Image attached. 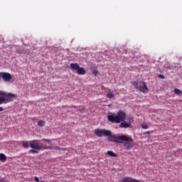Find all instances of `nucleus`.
Listing matches in <instances>:
<instances>
[{
	"mask_svg": "<svg viewBox=\"0 0 182 182\" xmlns=\"http://www.w3.org/2000/svg\"><path fill=\"white\" fill-rule=\"evenodd\" d=\"M95 134L97 137H102L103 135L108 137V141H113L114 143H122L124 140H127L125 136H119L116 134H112V131L107 129H95Z\"/></svg>",
	"mask_w": 182,
	"mask_h": 182,
	"instance_id": "1",
	"label": "nucleus"
},
{
	"mask_svg": "<svg viewBox=\"0 0 182 182\" xmlns=\"http://www.w3.org/2000/svg\"><path fill=\"white\" fill-rule=\"evenodd\" d=\"M127 114L126 112H123L122 110H119L117 112V115L115 114H111L107 116V119L111 123H122V122H124L126 120Z\"/></svg>",
	"mask_w": 182,
	"mask_h": 182,
	"instance_id": "2",
	"label": "nucleus"
},
{
	"mask_svg": "<svg viewBox=\"0 0 182 182\" xmlns=\"http://www.w3.org/2000/svg\"><path fill=\"white\" fill-rule=\"evenodd\" d=\"M29 146L32 149L30 150V153L37 154L38 150H42L43 144H39V140H32L29 141Z\"/></svg>",
	"mask_w": 182,
	"mask_h": 182,
	"instance_id": "3",
	"label": "nucleus"
},
{
	"mask_svg": "<svg viewBox=\"0 0 182 182\" xmlns=\"http://www.w3.org/2000/svg\"><path fill=\"white\" fill-rule=\"evenodd\" d=\"M132 85L139 92H142L143 93H147L149 92V87H147L144 81H134L132 82Z\"/></svg>",
	"mask_w": 182,
	"mask_h": 182,
	"instance_id": "4",
	"label": "nucleus"
},
{
	"mask_svg": "<svg viewBox=\"0 0 182 182\" xmlns=\"http://www.w3.org/2000/svg\"><path fill=\"white\" fill-rule=\"evenodd\" d=\"M119 137H125L127 140H124L122 142H117V143H124V147H127V150H129L130 147H133L134 146L132 143L134 141L133 138L132 136H126L124 135L118 136ZM125 141V142H124Z\"/></svg>",
	"mask_w": 182,
	"mask_h": 182,
	"instance_id": "5",
	"label": "nucleus"
},
{
	"mask_svg": "<svg viewBox=\"0 0 182 182\" xmlns=\"http://www.w3.org/2000/svg\"><path fill=\"white\" fill-rule=\"evenodd\" d=\"M70 68L73 70H77L78 75H86V70L80 67L77 63H71Z\"/></svg>",
	"mask_w": 182,
	"mask_h": 182,
	"instance_id": "6",
	"label": "nucleus"
},
{
	"mask_svg": "<svg viewBox=\"0 0 182 182\" xmlns=\"http://www.w3.org/2000/svg\"><path fill=\"white\" fill-rule=\"evenodd\" d=\"M0 78H3L4 82H9L12 79V75L9 73H0Z\"/></svg>",
	"mask_w": 182,
	"mask_h": 182,
	"instance_id": "7",
	"label": "nucleus"
},
{
	"mask_svg": "<svg viewBox=\"0 0 182 182\" xmlns=\"http://www.w3.org/2000/svg\"><path fill=\"white\" fill-rule=\"evenodd\" d=\"M16 53H18V55H30L31 54V51H29V49L28 50H25L24 48H17L16 50Z\"/></svg>",
	"mask_w": 182,
	"mask_h": 182,
	"instance_id": "8",
	"label": "nucleus"
},
{
	"mask_svg": "<svg viewBox=\"0 0 182 182\" xmlns=\"http://www.w3.org/2000/svg\"><path fill=\"white\" fill-rule=\"evenodd\" d=\"M130 123H133V119H131L129 123H127L126 121H122L120 124V127L122 129H127L130 127Z\"/></svg>",
	"mask_w": 182,
	"mask_h": 182,
	"instance_id": "9",
	"label": "nucleus"
},
{
	"mask_svg": "<svg viewBox=\"0 0 182 182\" xmlns=\"http://www.w3.org/2000/svg\"><path fill=\"white\" fill-rule=\"evenodd\" d=\"M0 96H4V97H16V95L12 94V92L6 93L0 90Z\"/></svg>",
	"mask_w": 182,
	"mask_h": 182,
	"instance_id": "10",
	"label": "nucleus"
},
{
	"mask_svg": "<svg viewBox=\"0 0 182 182\" xmlns=\"http://www.w3.org/2000/svg\"><path fill=\"white\" fill-rule=\"evenodd\" d=\"M120 182H141V181L137 179H134L132 177H125L122 180H121Z\"/></svg>",
	"mask_w": 182,
	"mask_h": 182,
	"instance_id": "11",
	"label": "nucleus"
},
{
	"mask_svg": "<svg viewBox=\"0 0 182 182\" xmlns=\"http://www.w3.org/2000/svg\"><path fill=\"white\" fill-rule=\"evenodd\" d=\"M11 102V99L5 98L4 97H0V105H4V103H9Z\"/></svg>",
	"mask_w": 182,
	"mask_h": 182,
	"instance_id": "12",
	"label": "nucleus"
},
{
	"mask_svg": "<svg viewBox=\"0 0 182 182\" xmlns=\"http://www.w3.org/2000/svg\"><path fill=\"white\" fill-rule=\"evenodd\" d=\"M21 146H23L24 149H28L29 147V141H21Z\"/></svg>",
	"mask_w": 182,
	"mask_h": 182,
	"instance_id": "13",
	"label": "nucleus"
},
{
	"mask_svg": "<svg viewBox=\"0 0 182 182\" xmlns=\"http://www.w3.org/2000/svg\"><path fill=\"white\" fill-rule=\"evenodd\" d=\"M42 149L43 150H53V149H55V147H53L52 146L43 145Z\"/></svg>",
	"mask_w": 182,
	"mask_h": 182,
	"instance_id": "14",
	"label": "nucleus"
},
{
	"mask_svg": "<svg viewBox=\"0 0 182 182\" xmlns=\"http://www.w3.org/2000/svg\"><path fill=\"white\" fill-rule=\"evenodd\" d=\"M107 154H108V156H110L111 157H117V154L113 152V151H108L107 152Z\"/></svg>",
	"mask_w": 182,
	"mask_h": 182,
	"instance_id": "15",
	"label": "nucleus"
},
{
	"mask_svg": "<svg viewBox=\"0 0 182 182\" xmlns=\"http://www.w3.org/2000/svg\"><path fill=\"white\" fill-rule=\"evenodd\" d=\"M164 69H171V65L170 64V63L166 62L165 63V64L164 65Z\"/></svg>",
	"mask_w": 182,
	"mask_h": 182,
	"instance_id": "16",
	"label": "nucleus"
},
{
	"mask_svg": "<svg viewBox=\"0 0 182 182\" xmlns=\"http://www.w3.org/2000/svg\"><path fill=\"white\" fill-rule=\"evenodd\" d=\"M0 160L1 161H6V156L3 153L0 154Z\"/></svg>",
	"mask_w": 182,
	"mask_h": 182,
	"instance_id": "17",
	"label": "nucleus"
},
{
	"mask_svg": "<svg viewBox=\"0 0 182 182\" xmlns=\"http://www.w3.org/2000/svg\"><path fill=\"white\" fill-rule=\"evenodd\" d=\"M106 97H107V99H112V98L114 97V95L112 92H108L107 93Z\"/></svg>",
	"mask_w": 182,
	"mask_h": 182,
	"instance_id": "18",
	"label": "nucleus"
},
{
	"mask_svg": "<svg viewBox=\"0 0 182 182\" xmlns=\"http://www.w3.org/2000/svg\"><path fill=\"white\" fill-rule=\"evenodd\" d=\"M38 126L39 127H43V126H45V121L43 120H40L38 122Z\"/></svg>",
	"mask_w": 182,
	"mask_h": 182,
	"instance_id": "19",
	"label": "nucleus"
},
{
	"mask_svg": "<svg viewBox=\"0 0 182 182\" xmlns=\"http://www.w3.org/2000/svg\"><path fill=\"white\" fill-rule=\"evenodd\" d=\"M174 92H175L176 95H178L179 96H180L181 95H182V91H181V90H180V89H178V88H176V89L174 90Z\"/></svg>",
	"mask_w": 182,
	"mask_h": 182,
	"instance_id": "20",
	"label": "nucleus"
},
{
	"mask_svg": "<svg viewBox=\"0 0 182 182\" xmlns=\"http://www.w3.org/2000/svg\"><path fill=\"white\" fill-rule=\"evenodd\" d=\"M97 73H99V72L97 71V70H94L92 71V75H94L95 76H97Z\"/></svg>",
	"mask_w": 182,
	"mask_h": 182,
	"instance_id": "21",
	"label": "nucleus"
},
{
	"mask_svg": "<svg viewBox=\"0 0 182 182\" xmlns=\"http://www.w3.org/2000/svg\"><path fill=\"white\" fill-rule=\"evenodd\" d=\"M41 141H47L48 143V144H51V141H50V139H43L41 140Z\"/></svg>",
	"mask_w": 182,
	"mask_h": 182,
	"instance_id": "22",
	"label": "nucleus"
},
{
	"mask_svg": "<svg viewBox=\"0 0 182 182\" xmlns=\"http://www.w3.org/2000/svg\"><path fill=\"white\" fill-rule=\"evenodd\" d=\"M159 77H160V79H164L166 77L163 74H159Z\"/></svg>",
	"mask_w": 182,
	"mask_h": 182,
	"instance_id": "23",
	"label": "nucleus"
},
{
	"mask_svg": "<svg viewBox=\"0 0 182 182\" xmlns=\"http://www.w3.org/2000/svg\"><path fill=\"white\" fill-rule=\"evenodd\" d=\"M142 129H149V125H143Z\"/></svg>",
	"mask_w": 182,
	"mask_h": 182,
	"instance_id": "24",
	"label": "nucleus"
},
{
	"mask_svg": "<svg viewBox=\"0 0 182 182\" xmlns=\"http://www.w3.org/2000/svg\"><path fill=\"white\" fill-rule=\"evenodd\" d=\"M54 150H61V149L59 146H55Z\"/></svg>",
	"mask_w": 182,
	"mask_h": 182,
	"instance_id": "25",
	"label": "nucleus"
},
{
	"mask_svg": "<svg viewBox=\"0 0 182 182\" xmlns=\"http://www.w3.org/2000/svg\"><path fill=\"white\" fill-rule=\"evenodd\" d=\"M34 180H35V181H36V182H39V178H38V177H35L34 178Z\"/></svg>",
	"mask_w": 182,
	"mask_h": 182,
	"instance_id": "26",
	"label": "nucleus"
},
{
	"mask_svg": "<svg viewBox=\"0 0 182 182\" xmlns=\"http://www.w3.org/2000/svg\"><path fill=\"white\" fill-rule=\"evenodd\" d=\"M134 56L136 58V59H139L140 58V56H139V55L135 54Z\"/></svg>",
	"mask_w": 182,
	"mask_h": 182,
	"instance_id": "27",
	"label": "nucleus"
},
{
	"mask_svg": "<svg viewBox=\"0 0 182 182\" xmlns=\"http://www.w3.org/2000/svg\"><path fill=\"white\" fill-rule=\"evenodd\" d=\"M0 112H4V107H0Z\"/></svg>",
	"mask_w": 182,
	"mask_h": 182,
	"instance_id": "28",
	"label": "nucleus"
},
{
	"mask_svg": "<svg viewBox=\"0 0 182 182\" xmlns=\"http://www.w3.org/2000/svg\"><path fill=\"white\" fill-rule=\"evenodd\" d=\"M0 182H6V181L5 179H0Z\"/></svg>",
	"mask_w": 182,
	"mask_h": 182,
	"instance_id": "29",
	"label": "nucleus"
},
{
	"mask_svg": "<svg viewBox=\"0 0 182 182\" xmlns=\"http://www.w3.org/2000/svg\"><path fill=\"white\" fill-rule=\"evenodd\" d=\"M151 133V132L148 131V132H146V134H150Z\"/></svg>",
	"mask_w": 182,
	"mask_h": 182,
	"instance_id": "30",
	"label": "nucleus"
},
{
	"mask_svg": "<svg viewBox=\"0 0 182 182\" xmlns=\"http://www.w3.org/2000/svg\"><path fill=\"white\" fill-rule=\"evenodd\" d=\"M110 106H112L111 105H109V107H110Z\"/></svg>",
	"mask_w": 182,
	"mask_h": 182,
	"instance_id": "31",
	"label": "nucleus"
}]
</instances>
